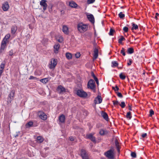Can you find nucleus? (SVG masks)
<instances>
[{"label": "nucleus", "instance_id": "nucleus-1", "mask_svg": "<svg viewBox=\"0 0 159 159\" xmlns=\"http://www.w3.org/2000/svg\"><path fill=\"white\" fill-rule=\"evenodd\" d=\"M88 28V25L84 24L82 23H79L77 25L78 30L80 33H83L87 30Z\"/></svg>", "mask_w": 159, "mask_h": 159}, {"label": "nucleus", "instance_id": "nucleus-2", "mask_svg": "<svg viewBox=\"0 0 159 159\" xmlns=\"http://www.w3.org/2000/svg\"><path fill=\"white\" fill-rule=\"evenodd\" d=\"M96 85L94 80L92 79H90L87 84V88L92 89L94 92H95Z\"/></svg>", "mask_w": 159, "mask_h": 159}, {"label": "nucleus", "instance_id": "nucleus-3", "mask_svg": "<svg viewBox=\"0 0 159 159\" xmlns=\"http://www.w3.org/2000/svg\"><path fill=\"white\" fill-rule=\"evenodd\" d=\"M104 154L109 159H114L115 158L114 152L111 149H110L105 152Z\"/></svg>", "mask_w": 159, "mask_h": 159}, {"label": "nucleus", "instance_id": "nucleus-4", "mask_svg": "<svg viewBox=\"0 0 159 159\" xmlns=\"http://www.w3.org/2000/svg\"><path fill=\"white\" fill-rule=\"evenodd\" d=\"M76 94L79 97L82 98H86L88 96L87 93L81 89H79L76 91Z\"/></svg>", "mask_w": 159, "mask_h": 159}, {"label": "nucleus", "instance_id": "nucleus-5", "mask_svg": "<svg viewBox=\"0 0 159 159\" xmlns=\"http://www.w3.org/2000/svg\"><path fill=\"white\" fill-rule=\"evenodd\" d=\"M15 91L14 90H12L9 93L8 98H7V102L8 104L11 103L12 100H13L15 96Z\"/></svg>", "mask_w": 159, "mask_h": 159}, {"label": "nucleus", "instance_id": "nucleus-6", "mask_svg": "<svg viewBox=\"0 0 159 159\" xmlns=\"http://www.w3.org/2000/svg\"><path fill=\"white\" fill-rule=\"evenodd\" d=\"M57 63V60L54 58H52L50 64H49V68L50 69H54Z\"/></svg>", "mask_w": 159, "mask_h": 159}, {"label": "nucleus", "instance_id": "nucleus-7", "mask_svg": "<svg viewBox=\"0 0 159 159\" xmlns=\"http://www.w3.org/2000/svg\"><path fill=\"white\" fill-rule=\"evenodd\" d=\"M38 115L39 117L43 120H45L47 119V116L45 113L42 111H39L38 112Z\"/></svg>", "mask_w": 159, "mask_h": 159}, {"label": "nucleus", "instance_id": "nucleus-8", "mask_svg": "<svg viewBox=\"0 0 159 159\" xmlns=\"http://www.w3.org/2000/svg\"><path fill=\"white\" fill-rule=\"evenodd\" d=\"M10 36V34H9L6 35L2 40L1 44L7 45V43L9 42Z\"/></svg>", "mask_w": 159, "mask_h": 159}, {"label": "nucleus", "instance_id": "nucleus-9", "mask_svg": "<svg viewBox=\"0 0 159 159\" xmlns=\"http://www.w3.org/2000/svg\"><path fill=\"white\" fill-rule=\"evenodd\" d=\"M57 92L59 94H62L66 92V89L61 85H59L57 89Z\"/></svg>", "mask_w": 159, "mask_h": 159}, {"label": "nucleus", "instance_id": "nucleus-10", "mask_svg": "<svg viewBox=\"0 0 159 159\" xmlns=\"http://www.w3.org/2000/svg\"><path fill=\"white\" fill-rule=\"evenodd\" d=\"M86 138L90 139L94 143H96L95 137L93 136V134L92 133L87 134L86 135Z\"/></svg>", "mask_w": 159, "mask_h": 159}, {"label": "nucleus", "instance_id": "nucleus-11", "mask_svg": "<svg viewBox=\"0 0 159 159\" xmlns=\"http://www.w3.org/2000/svg\"><path fill=\"white\" fill-rule=\"evenodd\" d=\"M80 152V156L83 159L89 157L88 154L85 150L82 149H81Z\"/></svg>", "mask_w": 159, "mask_h": 159}, {"label": "nucleus", "instance_id": "nucleus-12", "mask_svg": "<svg viewBox=\"0 0 159 159\" xmlns=\"http://www.w3.org/2000/svg\"><path fill=\"white\" fill-rule=\"evenodd\" d=\"M46 0H42L40 2V5L43 7V9L44 11H45L47 7V5L46 3Z\"/></svg>", "mask_w": 159, "mask_h": 159}, {"label": "nucleus", "instance_id": "nucleus-13", "mask_svg": "<svg viewBox=\"0 0 159 159\" xmlns=\"http://www.w3.org/2000/svg\"><path fill=\"white\" fill-rule=\"evenodd\" d=\"M9 7L8 2L7 1H6L2 4V8L4 11H8Z\"/></svg>", "mask_w": 159, "mask_h": 159}, {"label": "nucleus", "instance_id": "nucleus-14", "mask_svg": "<svg viewBox=\"0 0 159 159\" xmlns=\"http://www.w3.org/2000/svg\"><path fill=\"white\" fill-rule=\"evenodd\" d=\"M102 101V99L101 96L98 95L95 99L94 102L95 104L101 103Z\"/></svg>", "mask_w": 159, "mask_h": 159}, {"label": "nucleus", "instance_id": "nucleus-15", "mask_svg": "<svg viewBox=\"0 0 159 159\" xmlns=\"http://www.w3.org/2000/svg\"><path fill=\"white\" fill-rule=\"evenodd\" d=\"M109 133V131L106 129H101L99 132V134L101 136H104L105 135H107Z\"/></svg>", "mask_w": 159, "mask_h": 159}, {"label": "nucleus", "instance_id": "nucleus-16", "mask_svg": "<svg viewBox=\"0 0 159 159\" xmlns=\"http://www.w3.org/2000/svg\"><path fill=\"white\" fill-rule=\"evenodd\" d=\"M98 50L96 47L94 48V53H93V60L96 59L98 56Z\"/></svg>", "mask_w": 159, "mask_h": 159}, {"label": "nucleus", "instance_id": "nucleus-17", "mask_svg": "<svg viewBox=\"0 0 159 159\" xmlns=\"http://www.w3.org/2000/svg\"><path fill=\"white\" fill-rule=\"evenodd\" d=\"M101 114L102 116L103 117L104 119L107 121H109V119L108 118V116L107 113L103 111H102Z\"/></svg>", "mask_w": 159, "mask_h": 159}, {"label": "nucleus", "instance_id": "nucleus-18", "mask_svg": "<svg viewBox=\"0 0 159 159\" xmlns=\"http://www.w3.org/2000/svg\"><path fill=\"white\" fill-rule=\"evenodd\" d=\"M87 18L88 20L92 23L94 24L95 20L94 18L93 15L92 14H90L87 16Z\"/></svg>", "mask_w": 159, "mask_h": 159}, {"label": "nucleus", "instance_id": "nucleus-19", "mask_svg": "<svg viewBox=\"0 0 159 159\" xmlns=\"http://www.w3.org/2000/svg\"><path fill=\"white\" fill-rule=\"evenodd\" d=\"M60 45L59 43L55 44L54 46V52L57 54L58 53V50L60 48Z\"/></svg>", "mask_w": 159, "mask_h": 159}, {"label": "nucleus", "instance_id": "nucleus-20", "mask_svg": "<svg viewBox=\"0 0 159 159\" xmlns=\"http://www.w3.org/2000/svg\"><path fill=\"white\" fill-rule=\"evenodd\" d=\"M91 75L95 81L96 83L97 84L98 86L99 85V81L97 77L95 75L94 72L93 71H91Z\"/></svg>", "mask_w": 159, "mask_h": 159}, {"label": "nucleus", "instance_id": "nucleus-21", "mask_svg": "<svg viewBox=\"0 0 159 159\" xmlns=\"http://www.w3.org/2000/svg\"><path fill=\"white\" fill-rule=\"evenodd\" d=\"M62 31L66 35L69 34V30L68 27L66 25H63L62 29Z\"/></svg>", "mask_w": 159, "mask_h": 159}, {"label": "nucleus", "instance_id": "nucleus-22", "mask_svg": "<svg viewBox=\"0 0 159 159\" xmlns=\"http://www.w3.org/2000/svg\"><path fill=\"white\" fill-rule=\"evenodd\" d=\"M69 5L71 7L74 8H76L78 6V5L73 1L70 2Z\"/></svg>", "mask_w": 159, "mask_h": 159}, {"label": "nucleus", "instance_id": "nucleus-23", "mask_svg": "<svg viewBox=\"0 0 159 159\" xmlns=\"http://www.w3.org/2000/svg\"><path fill=\"white\" fill-rule=\"evenodd\" d=\"M34 125V122L30 121L27 123L25 125V127L26 128H29L33 127Z\"/></svg>", "mask_w": 159, "mask_h": 159}, {"label": "nucleus", "instance_id": "nucleus-24", "mask_svg": "<svg viewBox=\"0 0 159 159\" xmlns=\"http://www.w3.org/2000/svg\"><path fill=\"white\" fill-rule=\"evenodd\" d=\"M59 121L61 123H64L65 120V116L63 114L60 115L59 118Z\"/></svg>", "mask_w": 159, "mask_h": 159}, {"label": "nucleus", "instance_id": "nucleus-25", "mask_svg": "<svg viewBox=\"0 0 159 159\" xmlns=\"http://www.w3.org/2000/svg\"><path fill=\"white\" fill-rule=\"evenodd\" d=\"M17 28L16 25H13L11 28V33L12 34H15L16 30H17Z\"/></svg>", "mask_w": 159, "mask_h": 159}, {"label": "nucleus", "instance_id": "nucleus-26", "mask_svg": "<svg viewBox=\"0 0 159 159\" xmlns=\"http://www.w3.org/2000/svg\"><path fill=\"white\" fill-rule=\"evenodd\" d=\"M37 140L38 143H41L43 141L44 139L41 136H39L37 138Z\"/></svg>", "mask_w": 159, "mask_h": 159}, {"label": "nucleus", "instance_id": "nucleus-27", "mask_svg": "<svg viewBox=\"0 0 159 159\" xmlns=\"http://www.w3.org/2000/svg\"><path fill=\"white\" fill-rule=\"evenodd\" d=\"M134 52V49L132 47L128 48L127 50V53L129 54H132Z\"/></svg>", "mask_w": 159, "mask_h": 159}, {"label": "nucleus", "instance_id": "nucleus-28", "mask_svg": "<svg viewBox=\"0 0 159 159\" xmlns=\"http://www.w3.org/2000/svg\"><path fill=\"white\" fill-rule=\"evenodd\" d=\"M7 45H1L0 48V54H1L3 51H4Z\"/></svg>", "mask_w": 159, "mask_h": 159}, {"label": "nucleus", "instance_id": "nucleus-29", "mask_svg": "<svg viewBox=\"0 0 159 159\" xmlns=\"http://www.w3.org/2000/svg\"><path fill=\"white\" fill-rule=\"evenodd\" d=\"M49 78H46L41 79L40 80V81L42 83L45 84L48 82L49 81Z\"/></svg>", "mask_w": 159, "mask_h": 159}, {"label": "nucleus", "instance_id": "nucleus-30", "mask_svg": "<svg viewBox=\"0 0 159 159\" xmlns=\"http://www.w3.org/2000/svg\"><path fill=\"white\" fill-rule=\"evenodd\" d=\"M66 58L70 60L71 59L72 57V54L69 52H66Z\"/></svg>", "mask_w": 159, "mask_h": 159}, {"label": "nucleus", "instance_id": "nucleus-31", "mask_svg": "<svg viewBox=\"0 0 159 159\" xmlns=\"http://www.w3.org/2000/svg\"><path fill=\"white\" fill-rule=\"evenodd\" d=\"M132 26L131 28L132 30H136L138 29V26L137 25L134 23H132Z\"/></svg>", "mask_w": 159, "mask_h": 159}, {"label": "nucleus", "instance_id": "nucleus-32", "mask_svg": "<svg viewBox=\"0 0 159 159\" xmlns=\"http://www.w3.org/2000/svg\"><path fill=\"white\" fill-rule=\"evenodd\" d=\"M111 64V66L113 67H117L118 66V63L116 61H112Z\"/></svg>", "mask_w": 159, "mask_h": 159}, {"label": "nucleus", "instance_id": "nucleus-33", "mask_svg": "<svg viewBox=\"0 0 159 159\" xmlns=\"http://www.w3.org/2000/svg\"><path fill=\"white\" fill-rule=\"evenodd\" d=\"M119 77L121 79L124 80L125 79L126 76L123 73H121L119 75Z\"/></svg>", "mask_w": 159, "mask_h": 159}, {"label": "nucleus", "instance_id": "nucleus-34", "mask_svg": "<svg viewBox=\"0 0 159 159\" xmlns=\"http://www.w3.org/2000/svg\"><path fill=\"white\" fill-rule=\"evenodd\" d=\"M115 32V31L114 29H113L111 28L110 29V32L109 33V34L110 36H112L113 35L114 33Z\"/></svg>", "mask_w": 159, "mask_h": 159}, {"label": "nucleus", "instance_id": "nucleus-35", "mask_svg": "<svg viewBox=\"0 0 159 159\" xmlns=\"http://www.w3.org/2000/svg\"><path fill=\"white\" fill-rule=\"evenodd\" d=\"M125 39V38L123 36H121L120 38L118 40V43L120 44H122V41Z\"/></svg>", "mask_w": 159, "mask_h": 159}, {"label": "nucleus", "instance_id": "nucleus-36", "mask_svg": "<svg viewBox=\"0 0 159 159\" xmlns=\"http://www.w3.org/2000/svg\"><path fill=\"white\" fill-rule=\"evenodd\" d=\"M119 17L121 19H124L125 17L124 14H123L122 12H121L118 14Z\"/></svg>", "mask_w": 159, "mask_h": 159}, {"label": "nucleus", "instance_id": "nucleus-37", "mask_svg": "<svg viewBox=\"0 0 159 159\" xmlns=\"http://www.w3.org/2000/svg\"><path fill=\"white\" fill-rule=\"evenodd\" d=\"M126 117L127 118H128L129 120L131 119L132 118V116L131 112L130 111H129L127 113L126 115Z\"/></svg>", "mask_w": 159, "mask_h": 159}, {"label": "nucleus", "instance_id": "nucleus-38", "mask_svg": "<svg viewBox=\"0 0 159 159\" xmlns=\"http://www.w3.org/2000/svg\"><path fill=\"white\" fill-rule=\"evenodd\" d=\"M5 61H4L2 62L1 64L0 65V69H2L3 70L5 66Z\"/></svg>", "mask_w": 159, "mask_h": 159}, {"label": "nucleus", "instance_id": "nucleus-39", "mask_svg": "<svg viewBox=\"0 0 159 159\" xmlns=\"http://www.w3.org/2000/svg\"><path fill=\"white\" fill-rule=\"evenodd\" d=\"M53 7V5L52 4H50L48 7V11L49 12H51L52 11V8Z\"/></svg>", "mask_w": 159, "mask_h": 159}, {"label": "nucleus", "instance_id": "nucleus-40", "mask_svg": "<svg viewBox=\"0 0 159 159\" xmlns=\"http://www.w3.org/2000/svg\"><path fill=\"white\" fill-rule=\"evenodd\" d=\"M112 89L113 90L116 92H117L116 91H118L119 90V89L117 85L115 86V87L112 86Z\"/></svg>", "mask_w": 159, "mask_h": 159}, {"label": "nucleus", "instance_id": "nucleus-41", "mask_svg": "<svg viewBox=\"0 0 159 159\" xmlns=\"http://www.w3.org/2000/svg\"><path fill=\"white\" fill-rule=\"evenodd\" d=\"M56 40L60 43H62L63 41V38L61 37H59V39L56 38Z\"/></svg>", "mask_w": 159, "mask_h": 159}, {"label": "nucleus", "instance_id": "nucleus-42", "mask_svg": "<svg viewBox=\"0 0 159 159\" xmlns=\"http://www.w3.org/2000/svg\"><path fill=\"white\" fill-rule=\"evenodd\" d=\"M125 51V49L124 48H122V50L120 51V53L122 54L123 56H125L126 55Z\"/></svg>", "mask_w": 159, "mask_h": 159}, {"label": "nucleus", "instance_id": "nucleus-43", "mask_svg": "<svg viewBox=\"0 0 159 159\" xmlns=\"http://www.w3.org/2000/svg\"><path fill=\"white\" fill-rule=\"evenodd\" d=\"M119 105L122 108H124L126 106L124 102H121L120 104Z\"/></svg>", "mask_w": 159, "mask_h": 159}, {"label": "nucleus", "instance_id": "nucleus-44", "mask_svg": "<svg viewBox=\"0 0 159 159\" xmlns=\"http://www.w3.org/2000/svg\"><path fill=\"white\" fill-rule=\"evenodd\" d=\"M131 156L133 158H135L136 157V154L134 152H131Z\"/></svg>", "mask_w": 159, "mask_h": 159}, {"label": "nucleus", "instance_id": "nucleus-45", "mask_svg": "<svg viewBox=\"0 0 159 159\" xmlns=\"http://www.w3.org/2000/svg\"><path fill=\"white\" fill-rule=\"evenodd\" d=\"M154 114V111L152 109H151L149 111V116H152V115Z\"/></svg>", "mask_w": 159, "mask_h": 159}, {"label": "nucleus", "instance_id": "nucleus-46", "mask_svg": "<svg viewBox=\"0 0 159 159\" xmlns=\"http://www.w3.org/2000/svg\"><path fill=\"white\" fill-rule=\"evenodd\" d=\"M116 93L119 97L120 98H122L123 97L122 94L120 93L119 92H116Z\"/></svg>", "mask_w": 159, "mask_h": 159}, {"label": "nucleus", "instance_id": "nucleus-47", "mask_svg": "<svg viewBox=\"0 0 159 159\" xmlns=\"http://www.w3.org/2000/svg\"><path fill=\"white\" fill-rule=\"evenodd\" d=\"M29 79L30 80H38V78L36 77H34L33 76H30Z\"/></svg>", "mask_w": 159, "mask_h": 159}, {"label": "nucleus", "instance_id": "nucleus-48", "mask_svg": "<svg viewBox=\"0 0 159 159\" xmlns=\"http://www.w3.org/2000/svg\"><path fill=\"white\" fill-rule=\"evenodd\" d=\"M95 1V0H87V3L88 4H90L93 3Z\"/></svg>", "mask_w": 159, "mask_h": 159}, {"label": "nucleus", "instance_id": "nucleus-49", "mask_svg": "<svg viewBox=\"0 0 159 159\" xmlns=\"http://www.w3.org/2000/svg\"><path fill=\"white\" fill-rule=\"evenodd\" d=\"M128 28L126 26L124 27L123 28V30L125 32H127L128 31Z\"/></svg>", "mask_w": 159, "mask_h": 159}, {"label": "nucleus", "instance_id": "nucleus-50", "mask_svg": "<svg viewBox=\"0 0 159 159\" xmlns=\"http://www.w3.org/2000/svg\"><path fill=\"white\" fill-rule=\"evenodd\" d=\"M75 55L76 58H78L80 56V53L79 52H77L75 54Z\"/></svg>", "mask_w": 159, "mask_h": 159}, {"label": "nucleus", "instance_id": "nucleus-51", "mask_svg": "<svg viewBox=\"0 0 159 159\" xmlns=\"http://www.w3.org/2000/svg\"><path fill=\"white\" fill-rule=\"evenodd\" d=\"M112 102H113V104L114 105H115V106H116V105H118L119 104V102L117 100H116V101H112Z\"/></svg>", "mask_w": 159, "mask_h": 159}, {"label": "nucleus", "instance_id": "nucleus-52", "mask_svg": "<svg viewBox=\"0 0 159 159\" xmlns=\"http://www.w3.org/2000/svg\"><path fill=\"white\" fill-rule=\"evenodd\" d=\"M14 54L13 50L12 49H11L9 52V56H12Z\"/></svg>", "mask_w": 159, "mask_h": 159}, {"label": "nucleus", "instance_id": "nucleus-53", "mask_svg": "<svg viewBox=\"0 0 159 159\" xmlns=\"http://www.w3.org/2000/svg\"><path fill=\"white\" fill-rule=\"evenodd\" d=\"M116 146V148L117 149V152L119 153L120 152V145H117V146Z\"/></svg>", "mask_w": 159, "mask_h": 159}, {"label": "nucleus", "instance_id": "nucleus-54", "mask_svg": "<svg viewBox=\"0 0 159 159\" xmlns=\"http://www.w3.org/2000/svg\"><path fill=\"white\" fill-rule=\"evenodd\" d=\"M132 62V60L131 59H129V62L127 63V65L129 66H130Z\"/></svg>", "mask_w": 159, "mask_h": 159}, {"label": "nucleus", "instance_id": "nucleus-55", "mask_svg": "<svg viewBox=\"0 0 159 159\" xmlns=\"http://www.w3.org/2000/svg\"><path fill=\"white\" fill-rule=\"evenodd\" d=\"M115 144L116 146L119 145V143L117 139H116L115 141Z\"/></svg>", "mask_w": 159, "mask_h": 159}, {"label": "nucleus", "instance_id": "nucleus-56", "mask_svg": "<svg viewBox=\"0 0 159 159\" xmlns=\"http://www.w3.org/2000/svg\"><path fill=\"white\" fill-rule=\"evenodd\" d=\"M147 136V133H144L142 135V137L143 138H145L146 136Z\"/></svg>", "mask_w": 159, "mask_h": 159}, {"label": "nucleus", "instance_id": "nucleus-57", "mask_svg": "<svg viewBox=\"0 0 159 159\" xmlns=\"http://www.w3.org/2000/svg\"><path fill=\"white\" fill-rule=\"evenodd\" d=\"M70 141H73L74 140V138L72 136H71L70 137Z\"/></svg>", "mask_w": 159, "mask_h": 159}, {"label": "nucleus", "instance_id": "nucleus-58", "mask_svg": "<svg viewBox=\"0 0 159 159\" xmlns=\"http://www.w3.org/2000/svg\"><path fill=\"white\" fill-rule=\"evenodd\" d=\"M129 107V109L130 111H132L131 105H130L129 104H128V105Z\"/></svg>", "mask_w": 159, "mask_h": 159}, {"label": "nucleus", "instance_id": "nucleus-59", "mask_svg": "<svg viewBox=\"0 0 159 159\" xmlns=\"http://www.w3.org/2000/svg\"><path fill=\"white\" fill-rule=\"evenodd\" d=\"M29 28L31 30H32L33 28V26L31 24H29Z\"/></svg>", "mask_w": 159, "mask_h": 159}, {"label": "nucleus", "instance_id": "nucleus-60", "mask_svg": "<svg viewBox=\"0 0 159 159\" xmlns=\"http://www.w3.org/2000/svg\"><path fill=\"white\" fill-rule=\"evenodd\" d=\"M20 133V132H16L17 134H16V135H14V137L15 138L18 137L19 136V134H18Z\"/></svg>", "mask_w": 159, "mask_h": 159}, {"label": "nucleus", "instance_id": "nucleus-61", "mask_svg": "<svg viewBox=\"0 0 159 159\" xmlns=\"http://www.w3.org/2000/svg\"><path fill=\"white\" fill-rule=\"evenodd\" d=\"M3 71V70L2 69H0V77H1Z\"/></svg>", "mask_w": 159, "mask_h": 159}, {"label": "nucleus", "instance_id": "nucleus-62", "mask_svg": "<svg viewBox=\"0 0 159 159\" xmlns=\"http://www.w3.org/2000/svg\"><path fill=\"white\" fill-rule=\"evenodd\" d=\"M37 125H38V124H37V123L36 124L34 122V125L33 126L36 127V126H37Z\"/></svg>", "mask_w": 159, "mask_h": 159}, {"label": "nucleus", "instance_id": "nucleus-63", "mask_svg": "<svg viewBox=\"0 0 159 159\" xmlns=\"http://www.w3.org/2000/svg\"><path fill=\"white\" fill-rule=\"evenodd\" d=\"M111 149V150H113V151L114 152V149L113 148V147L112 146H111V149Z\"/></svg>", "mask_w": 159, "mask_h": 159}, {"label": "nucleus", "instance_id": "nucleus-64", "mask_svg": "<svg viewBox=\"0 0 159 159\" xmlns=\"http://www.w3.org/2000/svg\"><path fill=\"white\" fill-rule=\"evenodd\" d=\"M155 78V77H154V76H152V78H151V80H154V79Z\"/></svg>", "mask_w": 159, "mask_h": 159}]
</instances>
